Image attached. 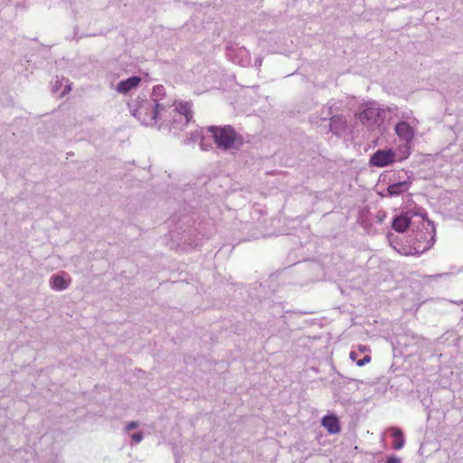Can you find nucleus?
I'll list each match as a JSON object with an SVG mask.
<instances>
[{
  "instance_id": "10",
  "label": "nucleus",
  "mask_w": 463,
  "mask_h": 463,
  "mask_svg": "<svg viewBox=\"0 0 463 463\" xmlns=\"http://www.w3.org/2000/svg\"><path fill=\"white\" fill-rule=\"evenodd\" d=\"M49 284L52 289L62 291L69 288L71 279H66L62 275L54 274L50 278Z\"/></svg>"
},
{
  "instance_id": "6",
  "label": "nucleus",
  "mask_w": 463,
  "mask_h": 463,
  "mask_svg": "<svg viewBox=\"0 0 463 463\" xmlns=\"http://www.w3.org/2000/svg\"><path fill=\"white\" fill-rule=\"evenodd\" d=\"M395 160V153L392 149L377 150L370 158V165L385 167Z\"/></svg>"
},
{
  "instance_id": "17",
  "label": "nucleus",
  "mask_w": 463,
  "mask_h": 463,
  "mask_svg": "<svg viewBox=\"0 0 463 463\" xmlns=\"http://www.w3.org/2000/svg\"><path fill=\"white\" fill-rule=\"evenodd\" d=\"M144 435L142 432H136L131 435L132 442L134 444H138L143 440Z\"/></svg>"
},
{
  "instance_id": "13",
  "label": "nucleus",
  "mask_w": 463,
  "mask_h": 463,
  "mask_svg": "<svg viewBox=\"0 0 463 463\" xmlns=\"http://www.w3.org/2000/svg\"><path fill=\"white\" fill-rule=\"evenodd\" d=\"M389 431L393 438L392 448L396 450L402 449L405 444V439L402 430L397 427H391Z\"/></svg>"
},
{
  "instance_id": "19",
  "label": "nucleus",
  "mask_w": 463,
  "mask_h": 463,
  "mask_svg": "<svg viewBox=\"0 0 463 463\" xmlns=\"http://www.w3.org/2000/svg\"><path fill=\"white\" fill-rule=\"evenodd\" d=\"M370 361H371V356L365 355L363 359L356 361V364L358 366H364V364L370 363Z\"/></svg>"
},
{
  "instance_id": "16",
  "label": "nucleus",
  "mask_w": 463,
  "mask_h": 463,
  "mask_svg": "<svg viewBox=\"0 0 463 463\" xmlns=\"http://www.w3.org/2000/svg\"><path fill=\"white\" fill-rule=\"evenodd\" d=\"M194 142L198 143L201 149H203V134L201 129H196L194 132H191V137L184 141L187 145Z\"/></svg>"
},
{
  "instance_id": "9",
  "label": "nucleus",
  "mask_w": 463,
  "mask_h": 463,
  "mask_svg": "<svg viewBox=\"0 0 463 463\" xmlns=\"http://www.w3.org/2000/svg\"><path fill=\"white\" fill-rule=\"evenodd\" d=\"M434 239L431 237L430 241H427V245L423 247L422 250L417 249V248H408L406 246H401L397 247V245H392L393 249L396 250L400 254L409 256V255H420L426 251L427 250L430 249L433 245Z\"/></svg>"
},
{
  "instance_id": "1",
  "label": "nucleus",
  "mask_w": 463,
  "mask_h": 463,
  "mask_svg": "<svg viewBox=\"0 0 463 463\" xmlns=\"http://www.w3.org/2000/svg\"><path fill=\"white\" fill-rule=\"evenodd\" d=\"M167 105L165 100H150L137 97L128 103V108L131 115L141 124L157 127L159 130H166L176 135L187 127V107H179L180 111L175 108L165 111Z\"/></svg>"
},
{
  "instance_id": "15",
  "label": "nucleus",
  "mask_w": 463,
  "mask_h": 463,
  "mask_svg": "<svg viewBox=\"0 0 463 463\" xmlns=\"http://www.w3.org/2000/svg\"><path fill=\"white\" fill-rule=\"evenodd\" d=\"M411 220L406 215L396 216L392 221V228L398 232H403L409 226Z\"/></svg>"
},
{
  "instance_id": "11",
  "label": "nucleus",
  "mask_w": 463,
  "mask_h": 463,
  "mask_svg": "<svg viewBox=\"0 0 463 463\" xmlns=\"http://www.w3.org/2000/svg\"><path fill=\"white\" fill-rule=\"evenodd\" d=\"M322 426L331 434H336L340 431L338 419L334 415H326L321 420Z\"/></svg>"
},
{
  "instance_id": "26",
  "label": "nucleus",
  "mask_w": 463,
  "mask_h": 463,
  "mask_svg": "<svg viewBox=\"0 0 463 463\" xmlns=\"http://www.w3.org/2000/svg\"><path fill=\"white\" fill-rule=\"evenodd\" d=\"M326 109H327V113H326V115H327V116L331 115V109H332V108L330 107V108H327Z\"/></svg>"
},
{
  "instance_id": "12",
  "label": "nucleus",
  "mask_w": 463,
  "mask_h": 463,
  "mask_svg": "<svg viewBox=\"0 0 463 463\" xmlns=\"http://www.w3.org/2000/svg\"><path fill=\"white\" fill-rule=\"evenodd\" d=\"M411 187L410 181H401L398 183L392 184L387 188L388 195L398 196L408 191Z\"/></svg>"
},
{
  "instance_id": "4",
  "label": "nucleus",
  "mask_w": 463,
  "mask_h": 463,
  "mask_svg": "<svg viewBox=\"0 0 463 463\" xmlns=\"http://www.w3.org/2000/svg\"><path fill=\"white\" fill-rule=\"evenodd\" d=\"M226 55L233 63L248 67L251 63L250 54L247 49L237 44L227 47Z\"/></svg>"
},
{
  "instance_id": "22",
  "label": "nucleus",
  "mask_w": 463,
  "mask_h": 463,
  "mask_svg": "<svg viewBox=\"0 0 463 463\" xmlns=\"http://www.w3.org/2000/svg\"><path fill=\"white\" fill-rule=\"evenodd\" d=\"M261 64H262V59H261V58H260V57H259V58H257V59L255 60V63H254V65H255L256 67H260V66H261Z\"/></svg>"
},
{
  "instance_id": "8",
  "label": "nucleus",
  "mask_w": 463,
  "mask_h": 463,
  "mask_svg": "<svg viewBox=\"0 0 463 463\" xmlns=\"http://www.w3.org/2000/svg\"><path fill=\"white\" fill-rule=\"evenodd\" d=\"M395 132L400 138L407 142L412 140V138L414 137L413 128L409 123L405 121H401L396 124Z\"/></svg>"
},
{
  "instance_id": "23",
  "label": "nucleus",
  "mask_w": 463,
  "mask_h": 463,
  "mask_svg": "<svg viewBox=\"0 0 463 463\" xmlns=\"http://www.w3.org/2000/svg\"><path fill=\"white\" fill-rule=\"evenodd\" d=\"M359 350L360 352L364 353L368 350V348L365 345H360Z\"/></svg>"
},
{
  "instance_id": "5",
  "label": "nucleus",
  "mask_w": 463,
  "mask_h": 463,
  "mask_svg": "<svg viewBox=\"0 0 463 463\" xmlns=\"http://www.w3.org/2000/svg\"><path fill=\"white\" fill-rule=\"evenodd\" d=\"M384 111L374 105L367 106L360 114L359 119L364 125H379L383 122Z\"/></svg>"
},
{
  "instance_id": "25",
  "label": "nucleus",
  "mask_w": 463,
  "mask_h": 463,
  "mask_svg": "<svg viewBox=\"0 0 463 463\" xmlns=\"http://www.w3.org/2000/svg\"><path fill=\"white\" fill-rule=\"evenodd\" d=\"M70 90H71V86H70V85H67V86L65 87V90H64V91H63L62 95H64L65 93H68Z\"/></svg>"
},
{
  "instance_id": "3",
  "label": "nucleus",
  "mask_w": 463,
  "mask_h": 463,
  "mask_svg": "<svg viewBox=\"0 0 463 463\" xmlns=\"http://www.w3.org/2000/svg\"><path fill=\"white\" fill-rule=\"evenodd\" d=\"M156 99L165 100L168 103L165 109H164L165 111V110L169 111L173 108H175V109H176L177 111H180L181 109H179V107H181L183 105H186V107H187L186 108L187 109V115H186L187 116V127L190 125L191 119H192V110H191V104L189 102H187V101L178 102L176 100H172L170 98L166 97L165 90L164 86H162V85H157L153 88L150 100H156Z\"/></svg>"
},
{
  "instance_id": "24",
  "label": "nucleus",
  "mask_w": 463,
  "mask_h": 463,
  "mask_svg": "<svg viewBox=\"0 0 463 463\" xmlns=\"http://www.w3.org/2000/svg\"><path fill=\"white\" fill-rule=\"evenodd\" d=\"M264 42H266V39H262V38H260V42H259V44H260L261 47H264V46H265Z\"/></svg>"
},
{
  "instance_id": "14",
  "label": "nucleus",
  "mask_w": 463,
  "mask_h": 463,
  "mask_svg": "<svg viewBox=\"0 0 463 463\" xmlns=\"http://www.w3.org/2000/svg\"><path fill=\"white\" fill-rule=\"evenodd\" d=\"M346 128V121L342 118L338 116H334L331 118L330 121V130L337 135L340 136Z\"/></svg>"
},
{
  "instance_id": "2",
  "label": "nucleus",
  "mask_w": 463,
  "mask_h": 463,
  "mask_svg": "<svg viewBox=\"0 0 463 463\" xmlns=\"http://www.w3.org/2000/svg\"><path fill=\"white\" fill-rule=\"evenodd\" d=\"M208 131L212 134L215 144L219 148L229 149L235 148L241 144L238 139L235 130L230 127H209Z\"/></svg>"
},
{
  "instance_id": "20",
  "label": "nucleus",
  "mask_w": 463,
  "mask_h": 463,
  "mask_svg": "<svg viewBox=\"0 0 463 463\" xmlns=\"http://www.w3.org/2000/svg\"><path fill=\"white\" fill-rule=\"evenodd\" d=\"M386 463H402V460L396 456H390L388 457Z\"/></svg>"
},
{
  "instance_id": "21",
  "label": "nucleus",
  "mask_w": 463,
  "mask_h": 463,
  "mask_svg": "<svg viewBox=\"0 0 463 463\" xmlns=\"http://www.w3.org/2000/svg\"><path fill=\"white\" fill-rule=\"evenodd\" d=\"M349 357L352 361L355 362L356 363V357H357V354L355 351H351L350 354H349Z\"/></svg>"
},
{
  "instance_id": "18",
  "label": "nucleus",
  "mask_w": 463,
  "mask_h": 463,
  "mask_svg": "<svg viewBox=\"0 0 463 463\" xmlns=\"http://www.w3.org/2000/svg\"><path fill=\"white\" fill-rule=\"evenodd\" d=\"M139 423L137 421H129L125 425V431L128 432L132 430H135L138 427Z\"/></svg>"
},
{
  "instance_id": "7",
  "label": "nucleus",
  "mask_w": 463,
  "mask_h": 463,
  "mask_svg": "<svg viewBox=\"0 0 463 463\" xmlns=\"http://www.w3.org/2000/svg\"><path fill=\"white\" fill-rule=\"evenodd\" d=\"M141 82V78L138 76H132L125 80L118 83L116 90L121 94H127L130 90L137 89Z\"/></svg>"
}]
</instances>
